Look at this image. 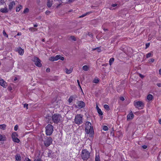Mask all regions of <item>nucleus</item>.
Returning a JSON list of instances; mask_svg holds the SVG:
<instances>
[{
  "label": "nucleus",
  "instance_id": "obj_46",
  "mask_svg": "<svg viewBox=\"0 0 161 161\" xmlns=\"http://www.w3.org/2000/svg\"><path fill=\"white\" fill-rule=\"evenodd\" d=\"M24 161H31V160L28 158H25Z\"/></svg>",
  "mask_w": 161,
  "mask_h": 161
},
{
  "label": "nucleus",
  "instance_id": "obj_32",
  "mask_svg": "<svg viewBox=\"0 0 161 161\" xmlns=\"http://www.w3.org/2000/svg\"><path fill=\"white\" fill-rule=\"evenodd\" d=\"M73 97L72 96H70L69 99V103H71L73 100Z\"/></svg>",
  "mask_w": 161,
  "mask_h": 161
},
{
  "label": "nucleus",
  "instance_id": "obj_64",
  "mask_svg": "<svg viewBox=\"0 0 161 161\" xmlns=\"http://www.w3.org/2000/svg\"><path fill=\"white\" fill-rule=\"evenodd\" d=\"M74 0H69V1L70 2H72Z\"/></svg>",
  "mask_w": 161,
  "mask_h": 161
},
{
  "label": "nucleus",
  "instance_id": "obj_17",
  "mask_svg": "<svg viewBox=\"0 0 161 161\" xmlns=\"http://www.w3.org/2000/svg\"><path fill=\"white\" fill-rule=\"evenodd\" d=\"M95 161H100V156L99 153H96V154Z\"/></svg>",
  "mask_w": 161,
  "mask_h": 161
},
{
  "label": "nucleus",
  "instance_id": "obj_59",
  "mask_svg": "<svg viewBox=\"0 0 161 161\" xmlns=\"http://www.w3.org/2000/svg\"><path fill=\"white\" fill-rule=\"evenodd\" d=\"M159 74L161 75V69H160L159 70Z\"/></svg>",
  "mask_w": 161,
  "mask_h": 161
},
{
  "label": "nucleus",
  "instance_id": "obj_58",
  "mask_svg": "<svg viewBox=\"0 0 161 161\" xmlns=\"http://www.w3.org/2000/svg\"><path fill=\"white\" fill-rule=\"evenodd\" d=\"M158 122L160 124H161V119H160L158 120Z\"/></svg>",
  "mask_w": 161,
  "mask_h": 161
},
{
  "label": "nucleus",
  "instance_id": "obj_18",
  "mask_svg": "<svg viewBox=\"0 0 161 161\" xmlns=\"http://www.w3.org/2000/svg\"><path fill=\"white\" fill-rule=\"evenodd\" d=\"M72 69H68L67 68H66L65 69V71L67 74H69L71 73L72 72Z\"/></svg>",
  "mask_w": 161,
  "mask_h": 161
},
{
  "label": "nucleus",
  "instance_id": "obj_49",
  "mask_svg": "<svg viewBox=\"0 0 161 161\" xmlns=\"http://www.w3.org/2000/svg\"><path fill=\"white\" fill-rule=\"evenodd\" d=\"M46 71L47 72H49L50 71V69L49 68H47L46 69Z\"/></svg>",
  "mask_w": 161,
  "mask_h": 161
},
{
  "label": "nucleus",
  "instance_id": "obj_12",
  "mask_svg": "<svg viewBox=\"0 0 161 161\" xmlns=\"http://www.w3.org/2000/svg\"><path fill=\"white\" fill-rule=\"evenodd\" d=\"M0 84L1 86L3 87H6L7 86V83L3 79H0Z\"/></svg>",
  "mask_w": 161,
  "mask_h": 161
},
{
  "label": "nucleus",
  "instance_id": "obj_45",
  "mask_svg": "<svg viewBox=\"0 0 161 161\" xmlns=\"http://www.w3.org/2000/svg\"><path fill=\"white\" fill-rule=\"evenodd\" d=\"M28 104H24V107L25 108H26V109H28Z\"/></svg>",
  "mask_w": 161,
  "mask_h": 161
},
{
  "label": "nucleus",
  "instance_id": "obj_2",
  "mask_svg": "<svg viewBox=\"0 0 161 161\" xmlns=\"http://www.w3.org/2000/svg\"><path fill=\"white\" fill-rule=\"evenodd\" d=\"M85 131L87 134H89V136L92 137L94 134L93 127L91 126V123L88 121L86 122V124Z\"/></svg>",
  "mask_w": 161,
  "mask_h": 161
},
{
  "label": "nucleus",
  "instance_id": "obj_8",
  "mask_svg": "<svg viewBox=\"0 0 161 161\" xmlns=\"http://www.w3.org/2000/svg\"><path fill=\"white\" fill-rule=\"evenodd\" d=\"M33 61L35 62V64L36 66L41 67L42 66V64L40 63V60L38 58L34 57L33 58Z\"/></svg>",
  "mask_w": 161,
  "mask_h": 161
},
{
  "label": "nucleus",
  "instance_id": "obj_53",
  "mask_svg": "<svg viewBox=\"0 0 161 161\" xmlns=\"http://www.w3.org/2000/svg\"><path fill=\"white\" fill-rule=\"evenodd\" d=\"M60 60H64V57H62L61 56H60Z\"/></svg>",
  "mask_w": 161,
  "mask_h": 161
},
{
  "label": "nucleus",
  "instance_id": "obj_35",
  "mask_svg": "<svg viewBox=\"0 0 161 161\" xmlns=\"http://www.w3.org/2000/svg\"><path fill=\"white\" fill-rule=\"evenodd\" d=\"M99 82V80L98 79H95L93 80V82L95 83H97Z\"/></svg>",
  "mask_w": 161,
  "mask_h": 161
},
{
  "label": "nucleus",
  "instance_id": "obj_47",
  "mask_svg": "<svg viewBox=\"0 0 161 161\" xmlns=\"http://www.w3.org/2000/svg\"><path fill=\"white\" fill-rule=\"evenodd\" d=\"M4 3V0H0V3L3 4Z\"/></svg>",
  "mask_w": 161,
  "mask_h": 161
},
{
  "label": "nucleus",
  "instance_id": "obj_14",
  "mask_svg": "<svg viewBox=\"0 0 161 161\" xmlns=\"http://www.w3.org/2000/svg\"><path fill=\"white\" fill-rule=\"evenodd\" d=\"M8 10L7 7L0 9V11L3 13H6L8 12Z\"/></svg>",
  "mask_w": 161,
  "mask_h": 161
},
{
  "label": "nucleus",
  "instance_id": "obj_39",
  "mask_svg": "<svg viewBox=\"0 0 161 161\" xmlns=\"http://www.w3.org/2000/svg\"><path fill=\"white\" fill-rule=\"evenodd\" d=\"M60 55H57L56 56H55V58H56V59L57 60H58V59H59L60 58Z\"/></svg>",
  "mask_w": 161,
  "mask_h": 161
},
{
  "label": "nucleus",
  "instance_id": "obj_37",
  "mask_svg": "<svg viewBox=\"0 0 161 161\" xmlns=\"http://www.w3.org/2000/svg\"><path fill=\"white\" fill-rule=\"evenodd\" d=\"M29 11V9L28 8H25L24 11L23 13H28Z\"/></svg>",
  "mask_w": 161,
  "mask_h": 161
},
{
  "label": "nucleus",
  "instance_id": "obj_55",
  "mask_svg": "<svg viewBox=\"0 0 161 161\" xmlns=\"http://www.w3.org/2000/svg\"><path fill=\"white\" fill-rule=\"evenodd\" d=\"M157 85L159 87H161V83H157Z\"/></svg>",
  "mask_w": 161,
  "mask_h": 161
},
{
  "label": "nucleus",
  "instance_id": "obj_34",
  "mask_svg": "<svg viewBox=\"0 0 161 161\" xmlns=\"http://www.w3.org/2000/svg\"><path fill=\"white\" fill-rule=\"evenodd\" d=\"M3 34L4 36H6L7 37H8V35L6 33L5 30H3Z\"/></svg>",
  "mask_w": 161,
  "mask_h": 161
},
{
  "label": "nucleus",
  "instance_id": "obj_44",
  "mask_svg": "<svg viewBox=\"0 0 161 161\" xmlns=\"http://www.w3.org/2000/svg\"><path fill=\"white\" fill-rule=\"evenodd\" d=\"M150 45V43H147L146 44V48H147Z\"/></svg>",
  "mask_w": 161,
  "mask_h": 161
},
{
  "label": "nucleus",
  "instance_id": "obj_1",
  "mask_svg": "<svg viewBox=\"0 0 161 161\" xmlns=\"http://www.w3.org/2000/svg\"><path fill=\"white\" fill-rule=\"evenodd\" d=\"M61 116L60 114H54L53 115L52 117H50L48 118V123L52 124L53 122L55 124H58L61 122Z\"/></svg>",
  "mask_w": 161,
  "mask_h": 161
},
{
  "label": "nucleus",
  "instance_id": "obj_16",
  "mask_svg": "<svg viewBox=\"0 0 161 161\" xmlns=\"http://www.w3.org/2000/svg\"><path fill=\"white\" fill-rule=\"evenodd\" d=\"M15 159L17 161H21V158L20 155L19 154H17L15 156Z\"/></svg>",
  "mask_w": 161,
  "mask_h": 161
},
{
  "label": "nucleus",
  "instance_id": "obj_13",
  "mask_svg": "<svg viewBox=\"0 0 161 161\" xmlns=\"http://www.w3.org/2000/svg\"><path fill=\"white\" fill-rule=\"evenodd\" d=\"M134 117V115L133 114L132 112L129 113L127 116V119L130 120L132 119Z\"/></svg>",
  "mask_w": 161,
  "mask_h": 161
},
{
  "label": "nucleus",
  "instance_id": "obj_25",
  "mask_svg": "<svg viewBox=\"0 0 161 161\" xmlns=\"http://www.w3.org/2000/svg\"><path fill=\"white\" fill-rule=\"evenodd\" d=\"M48 157L50 158H53V153H52L51 152H49L48 153Z\"/></svg>",
  "mask_w": 161,
  "mask_h": 161
},
{
  "label": "nucleus",
  "instance_id": "obj_9",
  "mask_svg": "<svg viewBox=\"0 0 161 161\" xmlns=\"http://www.w3.org/2000/svg\"><path fill=\"white\" fill-rule=\"evenodd\" d=\"M134 106L137 108H143L144 106V104L141 101H138L134 103Z\"/></svg>",
  "mask_w": 161,
  "mask_h": 161
},
{
  "label": "nucleus",
  "instance_id": "obj_52",
  "mask_svg": "<svg viewBox=\"0 0 161 161\" xmlns=\"http://www.w3.org/2000/svg\"><path fill=\"white\" fill-rule=\"evenodd\" d=\"M139 76L142 78H143L144 77V76L143 75L141 74H139Z\"/></svg>",
  "mask_w": 161,
  "mask_h": 161
},
{
  "label": "nucleus",
  "instance_id": "obj_7",
  "mask_svg": "<svg viewBox=\"0 0 161 161\" xmlns=\"http://www.w3.org/2000/svg\"><path fill=\"white\" fill-rule=\"evenodd\" d=\"M18 135L16 132H13L12 134V138L13 141L15 142L18 143L20 142V140L18 138Z\"/></svg>",
  "mask_w": 161,
  "mask_h": 161
},
{
  "label": "nucleus",
  "instance_id": "obj_29",
  "mask_svg": "<svg viewBox=\"0 0 161 161\" xmlns=\"http://www.w3.org/2000/svg\"><path fill=\"white\" fill-rule=\"evenodd\" d=\"M104 108L106 109L107 110H109V106L107 104H105L104 105Z\"/></svg>",
  "mask_w": 161,
  "mask_h": 161
},
{
  "label": "nucleus",
  "instance_id": "obj_50",
  "mask_svg": "<svg viewBox=\"0 0 161 161\" xmlns=\"http://www.w3.org/2000/svg\"><path fill=\"white\" fill-rule=\"evenodd\" d=\"M120 100H122V101H123L125 100V98L123 97H121L120 98Z\"/></svg>",
  "mask_w": 161,
  "mask_h": 161
},
{
  "label": "nucleus",
  "instance_id": "obj_38",
  "mask_svg": "<svg viewBox=\"0 0 161 161\" xmlns=\"http://www.w3.org/2000/svg\"><path fill=\"white\" fill-rule=\"evenodd\" d=\"M71 39L74 41H75L76 40V38L74 36H70Z\"/></svg>",
  "mask_w": 161,
  "mask_h": 161
},
{
  "label": "nucleus",
  "instance_id": "obj_40",
  "mask_svg": "<svg viewBox=\"0 0 161 161\" xmlns=\"http://www.w3.org/2000/svg\"><path fill=\"white\" fill-rule=\"evenodd\" d=\"M29 29L31 31H35V29L33 27H30Z\"/></svg>",
  "mask_w": 161,
  "mask_h": 161
},
{
  "label": "nucleus",
  "instance_id": "obj_56",
  "mask_svg": "<svg viewBox=\"0 0 161 161\" xmlns=\"http://www.w3.org/2000/svg\"><path fill=\"white\" fill-rule=\"evenodd\" d=\"M21 35V33L19 32L18 33L17 35V36H20V35Z\"/></svg>",
  "mask_w": 161,
  "mask_h": 161
},
{
  "label": "nucleus",
  "instance_id": "obj_6",
  "mask_svg": "<svg viewBox=\"0 0 161 161\" xmlns=\"http://www.w3.org/2000/svg\"><path fill=\"white\" fill-rule=\"evenodd\" d=\"M52 141L53 140L51 137H47L45 140L44 141V144L46 147L49 146L52 143Z\"/></svg>",
  "mask_w": 161,
  "mask_h": 161
},
{
  "label": "nucleus",
  "instance_id": "obj_63",
  "mask_svg": "<svg viewBox=\"0 0 161 161\" xmlns=\"http://www.w3.org/2000/svg\"><path fill=\"white\" fill-rule=\"evenodd\" d=\"M42 42H44V41H45V40H44V39H42Z\"/></svg>",
  "mask_w": 161,
  "mask_h": 161
},
{
  "label": "nucleus",
  "instance_id": "obj_22",
  "mask_svg": "<svg viewBox=\"0 0 161 161\" xmlns=\"http://www.w3.org/2000/svg\"><path fill=\"white\" fill-rule=\"evenodd\" d=\"M6 127V125L5 124L0 125V128L3 130H5Z\"/></svg>",
  "mask_w": 161,
  "mask_h": 161
},
{
  "label": "nucleus",
  "instance_id": "obj_3",
  "mask_svg": "<svg viewBox=\"0 0 161 161\" xmlns=\"http://www.w3.org/2000/svg\"><path fill=\"white\" fill-rule=\"evenodd\" d=\"M90 153L86 149H83L82 150L81 157L84 160H87L90 157Z\"/></svg>",
  "mask_w": 161,
  "mask_h": 161
},
{
  "label": "nucleus",
  "instance_id": "obj_21",
  "mask_svg": "<svg viewBox=\"0 0 161 161\" xmlns=\"http://www.w3.org/2000/svg\"><path fill=\"white\" fill-rule=\"evenodd\" d=\"M6 137L5 136L0 134V141H3L5 140Z\"/></svg>",
  "mask_w": 161,
  "mask_h": 161
},
{
  "label": "nucleus",
  "instance_id": "obj_19",
  "mask_svg": "<svg viewBox=\"0 0 161 161\" xmlns=\"http://www.w3.org/2000/svg\"><path fill=\"white\" fill-rule=\"evenodd\" d=\"M153 98V96L151 94H149L147 97V99L149 101L152 100Z\"/></svg>",
  "mask_w": 161,
  "mask_h": 161
},
{
  "label": "nucleus",
  "instance_id": "obj_43",
  "mask_svg": "<svg viewBox=\"0 0 161 161\" xmlns=\"http://www.w3.org/2000/svg\"><path fill=\"white\" fill-rule=\"evenodd\" d=\"M18 126L17 125H16L14 127V130H15L16 131L17 130Z\"/></svg>",
  "mask_w": 161,
  "mask_h": 161
},
{
  "label": "nucleus",
  "instance_id": "obj_33",
  "mask_svg": "<svg viewBox=\"0 0 161 161\" xmlns=\"http://www.w3.org/2000/svg\"><path fill=\"white\" fill-rule=\"evenodd\" d=\"M103 130L104 131H107L108 130V127L107 126L105 125L103 127Z\"/></svg>",
  "mask_w": 161,
  "mask_h": 161
},
{
  "label": "nucleus",
  "instance_id": "obj_30",
  "mask_svg": "<svg viewBox=\"0 0 161 161\" xmlns=\"http://www.w3.org/2000/svg\"><path fill=\"white\" fill-rule=\"evenodd\" d=\"M100 47H96L95 48L93 49H92V50L94 51V50H97V51L98 52H100L101 51V49H100Z\"/></svg>",
  "mask_w": 161,
  "mask_h": 161
},
{
  "label": "nucleus",
  "instance_id": "obj_4",
  "mask_svg": "<svg viewBox=\"0 0 161 161\" xmlns=\"http://www.w3.org/2000/svg\"><path fill=\"white\" fill-rule=\"evenodd\" d=\"M53 131V127L50 124L48 125L46 127V132L47 135H51Z\"/></svg>",
  "mask_w": 161,
  "mask_h": 161
},
{
  "label": "nucleus",
  "instance_id": "obj_20",
  "mask_svg": "<svg viewBox=\"0 0 161 161\" xmlns=\"http://www.w3.org/2000/svg\"><path fill=\"white\" fill-rule=\"evenodd\" d=\"M52 5V1L50 0H47V5L49 8L51 7Z\"/></svg>",
  "mask_w": 161,
  "mask_h": 161
},
{
  "label": "nucleus",
  "instance_id": "obj_61",
  "mask_svg": "<svg viewBox=\"0 0 161 161\" xmlns=\"http://www.w3.org/2000/svg\"><path fill=\"white\" fill-rule=\"evenodd\" d=\"M96 108H97V110H98V109H100L98 107V106H96Z\"/></svg>",
  "mask_w": 161,
  "mask_h": 161
},
{
  "label": "nucleus",
  "instance_id": "obj_54",
  "mask_svg": "<svg viewBox=\"0 0 161 161\" xmlns=\"http://www.w3.org/2000/svg\"><path fill=\"white\" fill-rule=\"evenodd\" d=\"M117 4H116L114 3V4H113L112 5V6L113 7H115L117 6Z\"/></svg>",
  "mask_w": 161,
  "mask_h": 161
},
{
  "label": "nucleus",
  "instance_id": "obj_26",
  "mask_svg": "<svg viewBox=\"0 0 161 161\" xmlns=\"http://www.w3.org/2000/svg\"><path fill=\"white\" fill-rule=\"evenodd\" d=\"M91 13H92L91 12H87L86 13H85V14H83L80 16L79 17V18H82V17H85V16H86V15H88V14H90Z\"/></svg>",
  "mask_w": 161,
  "mask_h": 161
},
{
  "label": "nucleus",
  "instance_id": "obj_48",
  "mask_svg": "<svg viewBox=\"0 0 161 161\" xmlns=\"http://www.w3.org/2000/svg\"><path fill=\"white\" fill-rule=\"evenodd\" d=\"M34 161H42V160L41 158H38L37 160L35 159Z\"/></svg>",
  "mask_w": 161,
  "mask_h": 161
},
{
  "label": "nucleus",
  "instance_id": "obj_10",
  "mask_svg": "<svg viewBox=\"0 0 161 161\" xmlns=\"http://www.w3.org/2000/svg\"><path fill=\"white\" fill-rule=\"evenodd\" d=\"M77 108H81L85 106V103L84 102L82 101H79L77 103Z\"/></svg>",
  "mask_w": 161,
  "mask_h": 161
},
{
  "label": "nucleus",
  "instance_id": "obj_51",
  "mask_svg": "<svg viewBox=\"0 0 161 161\" xmlns=\"http://www.w3.org/2000/svg\"><path fill=\"white\" fill-rule=\"evenodd\" d=\"M142 147L143 149H146L147 148V147L145 145H144L142 146Z\"/></svg>",
  "mask_w": 161,
  "mask_h": 161
},
{
  "label": "nucleus",
  "instance_id": "obj_41",
  "mask_svg": "<svg viewBox=\"0 0 161 161\" xmlns=\"http://www.w3.org/2000/svg\"><path fill=\"white\" fill-rule=\"evenodd\" d=\"M77 82L78 83V85L79 86V87L80 88L82 91V89L80 86V85L79 81L78 80H77Z\"/></svg>",
  "mask_w": 161,
  "mask_h": 161
},
{
  "label": "nucleus",
  "instance_id": "obj_31",
  "mask_svg": "<svg viewBox=\"0 0 161 161\" xmlns=\"http://www.w3.org/2000/svg\"><path fill=\"white\" fill-rule=\"evenodd\" d=\"M98 113L100 115H102L103 114V112H102L100 109H98L97 110Z\"/></svg>",
  "mask_w": 161,
  "mask_h": 161
},
{
  "label": "nucleus",
  "instance_id": "obj_57",
  "mask_svg": "<svg viewBox=\"0 0 161 161\" xmlns=\"http://www.w3.org/2000/svg\"><path fill=\"white\" fill-rule=\"evenodd\" d=\"M89 35L90 36H91V37H92V36H93V34H92L91 33V34H89Z\"/></svg>",
  "mask_w": 161,
  "mask_h": 161
},
{
  "label": "nucleus",
  "instance_id": "obj_24",
  "mask_svg": "<svg viewBox=\"0 0 161 161\" xmlns=\"http://www.w3.org/2000/svg\"><path fill=\"white\" fill-rule=\"evenodd\" d=\"M49 60L50 61H57V60L56 59V58L55 57H51L49 58Z\"/></svg>",
  "mask_w": 161,
  "mask_h": 161
},
{
  "label": "nucleus",
  "instance_id": "obj_62",
  "mask_svg": "<svg viewBox=\"0 0 161 161\" xmlns=\"http://www.w3.org/2000/svg\"><path fill=\"white\" fill-rule=\"evenodd\" d=\"M17 78L16 77H15V78H14V80H17Z\"/></svg>",
  "mask_w": 161,
  "mask_h": 161
},
{
  "label": "nucleus",
  "instance_id": "obj_42",
  "mask_svg": "<svg viewBox=\"0 0 161 161\" xmlns=\"http://www.w3.org/2000/svg\"><path fill=\"white\" fill-rule=\"evenodd\" d=\"M149 62H153L154 61V59L153 58H151L148 60Z\"/></svg>",
  "mask_w": 161,
  "mask_h": 161
},
{
  "label": "nucleus",
  "instance_id": "obj_28",
  "mask_svg": "<svg viewBox=\"0 0 161 161\" xmlns=\"http://www.w3.org/2000/svg\"><path fill=\"white\" fill-rule=\"evenodd\" d=\"M82 69L85 71H87L88 69V67L87 65H85L83 67Z\"/></svg>",
  "mask_w": 161,
  "mask_h": 161
},
{
  "label": "nucleus",
  "instance_id": "obj_36",
  "mask_svg": "<svg viewBox=\"0 0 161 161\" xmlns=\"http://www.w3.org/2000/svg\"><path fill=\"white\" fill-rule=\"evenodd\" d=\"M152 56V54L150 53H148L147 54V58H148Z\"/></svg>",
  "mask_w": 161,
  "mask_h": 161
},
{
  "label": "nucleus",
  "instance_id": "obj_60",
  "mask_svg": "<svg viewBox=\"0 0 161 161\" xmlns=\"http://www.w3.org/2000/svg\"><path fill=\"white\" fill-rule=\"evenodd\" d=\"M34 27H36L37 26V24H35V25H34Z\"/></svg>",
  "mask_w": 161,
  "mask_h": 161
},
{
  "label": "nucleus",
  "instance_id": "obj_23",
  "mask_svg": "<svg viewBox=\"0 0 161 161\" xmlns=\"http://www.w3.org/2000/svg\"><path fill=\"white\" fill-rule=\"evenodd\" d=\"M114 59L113 58H110L109 60V64L110 65H111L113 63L114 61Z\"/></svg>",
  "mask_w": 161,
  "mask_h": 161
},
{
  "label": "nucleus",
  "instance_id": "obj_15",
  "mask_svg": "<svg viewBox=\"0 0 161 161\" xmlns=\"http://www.w3.org/2000/svg\"><path fill=\"white\" fill-rule=\"evenodd\" d=\"M17 51L19 54L20 55H23L24 53V51L23 49H22L21 47H19L17 49Z\"/></svg>",
  "mask_w": 161,
  "mask_h": 161
},
{
  "label": "nucleus",
  "instance_id": "obj_11",
  "mask_svg": "<svg viewBox=\"0 0 161 161\" xmlns=\"http://www.w3.org/2000/svg\"><path fill=\"white\" fill-rule=\"evenodd\" d=\"M15 2L14 1H13L11 2L9 5V9L10 10H11L13 9L14 6L15 5Z\"/></svg>",
  "mask_w": 161,
  "mask_h": 161
},
{
  "label": "nucleus",
  "instance_id": "obj_27",
  "mask_svg": "<svg viewBox=\"0 0 161 161\" xmlns=\"http://www.w3.org/2000/svg\"><path fill=\"white\" fill-rule=\"evenodd\" d=\"M22 8V6L21 5H19L18 7L16 8V11L19 12L21 9Z\"/></svg>",
  "mask_w": 161,
  "mask_h": 161
},
{
  "label": "nucleus",
  "instance_id": "obj_5",
  "mask_svg": "<svg viewBox=\"0 0 161 161\" xmlns=\"http://www.w3.org/2000/svg\"><path fill=\"white\" fill-rule=\"evenodd\" d=\"M75 122L77 125H80L83 123V116L81 114H78L75 116Z\"/></svg>",
  "mask_w": 161,
  "mask_h": 161
}]
</instances>
